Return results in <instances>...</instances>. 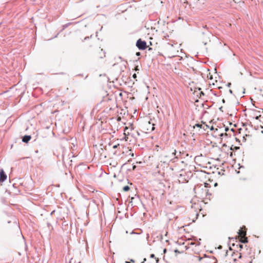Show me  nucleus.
<instances>
[{
    "label": "nucleus",
    "mask_w": 263,
    "mask_h": 263,
    "mask_svg": "<svg viewBox=\"0 0 263 263\" xmlns=\"http://www.w3.org/2000/svg\"><path fill=\"white\" fill-rule=\"evenodd\" d=\"M196 163L202 168H204V172H208V174H213L216 175H224V170L216 167L215 166L212 165L210 162H206V160L205 158H201L199 157H195Z\"/></svg>",
    "instance_id": "1"
},
{
    "label": "nucleus",
    "mask_w": 263,
    "mask_h": 263,
    "mask_svg": "<svg viewBox=\"0 0 263 263\" xmlns=\"http://www.w3.org/2000/svg\"><path fill=\"white\" fill-rule=\"evenodd\" d=\"M239 237H240V241L241 242L246 243L248 241V238L246 236V228L245 227H243L238 232Z\"/></svg>",
    "instance_id": "2"
},
{
    "label": "nucleus",
    "mask_w": 263,
    "mask_h": 263,
    "mask_svg": "<svg viewBox=\"0 0 263 263\" xmlns=\"http://www.w3.org/2000/svg\"><path fill=\"white\" fill-rule=\"evenodd\" d=\"M198 216V213L197 211L193 209V206H192V209L190 211L189 213V219L192 221L195 222L197 219Z\"/></svg>",
    "instance_id": "3"
},
{
    "label": "nucleus",
    "mask_w": 263,
    "mask_h": 263,
    "mask_svg": "<svg viewBox=\"0 0 263 263\" xmlns=\"http://www.w3.org/2000/svg\"><path fill=\"white\" fill-rule=\"evenodd\" d=\"M136 46L140 50H144L146 48V43L145 41H142L141 39H139L137 43Z\"/></svg>",
    "instance_id": "4"
},
{
    "label": "nucleus",
    "mask_w": 263,
    "mask_h": 263,
    "mask_svg": "<svg viewBox=\"0 0 263 263\" xmlns=\"http://www.w3.org/2000/svg\"><path fill=\"white\" fill-rule=\"evenodd\" d=\"M209 182H204V187H211L212 186H216L217 185L216 182H214L213 180H211L210 178H209Z\"/></svg>",
    "instance_id": "5"
},
{
    "label": "nucleus",
    "mask_w": 263,
    "mask_h": 263,
    "mask_svg": "<svg viewBox=\"0 0 263 263\" xmlns=\"http://www.w3.org/2000/svg\"><path fill=\"white\" fill-rule=\"evenodd\" d=\"M198 127H199L200 128H202L203 129H204V130H206L208 128H210V129L211 130H213L214 129V127L213 126H211V127H210L209 125H208L206 124H205V123H203V124H196V125Z\"/></svg>",
    "instance_id": "6"
},
{
    "label": "nucleus",
    "mask_w": 263,
    "mask_h": 263,
    "mask_svg": "<svg viewBox=\"0 0 263 263\" xmlns=\"http://www.w3.org/2000/svg\"><path fill=\"white\" fill-rule=\"evenodd\" d=\"M7 179V175L5 174L3 170H0V181L3 182Z\"/></svg>",
    "instance_id": "7"
},
{
    "label": "nucleus",
    "mask_w": 263,
    "mask_h": 263,
    "mask_svg": "<svg viewBox=\"0 0 263 263\" xmlns=\"http://www.w3.org/2000/svg\"><path fill=\"white\" fill-rule=\"evenodd\" d=\"M129 128L127 127H125L124 128V139L126 141L128 140V135H129V132L128 131Z\"/></svg>",
    "instance_id": "8"
},
{
    "label": "nucleus",
    "mask_w": 263,
    "mask_h": 263,
    "mask_svg": "<svg viewBox=\"0 0 263 263\" xmlns=\"http://www.w3.org/2000/svg\"><path fill=\"white\" fill-rule=\"evenodd\" d=\"M207 78H208V79H209V80H210V81H209V84H210V85L212 84V85H214L215 84H214V81L217 82V81H216V80L214 81V80H213L212 76L210 73H209V74H208V76H207Z\"/></svg>",
    "instance_id": "9"
},
{
    "label": "nucleus",
    "mask_w": 263,
    "mask_h": 263,
    "mask_svg": "<svg viewBox=\"0 0 263 263\" xmlns=\"http://www.w3.org/2000/svg\"><path fill=\"white\" fill-rule=\"evenodd\" d=\"M226 148H227L228 153L227 155H229L231 158L233 157V149L232 147H227V146L225 147Z\"/></svg>",
    "instance_id": "10"
},
{
    "label": "nucleus",
    "mask_w": 263,
    "mask_h": 263,
    "mask_svg": "<svg viewBox=\"0 0 263 263\" xmlns=\"http://www.w3.org/2000/svg\"><path fill=\"white\" fill-rule=\"evenodd\" d=\"M31 139V136H25L23 138V141L24 142H25V143H27Z\"/></svg>",
    "instance_id": "11"
},
{
    "label": "nucleus",
    "mask_w": 263,
    "mask_h": 263,
    "mask_svg": "<svg viewBox=\"0 0 263 263\" xmlns=\"http://www.w3.org/2000/svg\"><path fill=\"white\" fill-rule=\"evenodd\" d=\"M123 190L124 191H125V192H127L128 191H129V187L127 185L126 186H125L123 188Z\"/></svg>",
    "instance_id": "12"
},
{
    "label": "nucleus",
    "mask_w": 263,
    "mask_h": 263,
    "mask_svg": "<svg viewBox=\"0 0 263 263\" xmlns=\"http://www.w3.org/2000/svg\"><path fill=\"white\" fill-rule=\"evenodd\" d=\"M136 71H138L139 70V67H138V66H136L134 69Z\"/></svg>",
    "instance_id": "13"
},
{
    "label": "nucleus",
    "mask_w": 263,
    "mask_h": 263,
    "mask_svg": "<svg viewBox=\"0 0 263 263\" xmlns=\"http://www.w3.org/2000/svg\"><path fill=\"white\" fill-rule=\"evenodd\" d=\"M133 78L135 79H136L137 78V75L136 73H134L133 75ZM137 81V80H136Z\"/></svg>",
    "instance_id": "14"
},
{
    "label": "nucleus",
    "mask_w": 263,
    "mask_h": 263,
    "mask_svg": "<svg viewBox=\"0 0 263 263\" xmlns=\"http://www.w3.org/2000/svg\"><path fill=\"white\" fill-rule=\"evenodd\" d=\"M176 151L175 149H174V150H173V153H172V154H173L174 156H175V155H176Z\"/></svg>",
    "instance_id": "15"
},
{
    "label": "nucleus",
    "mask_w": 263,
    "mask_h": 263,
    "mask_svg": "<svg viewBox=\"0 0 263 263\" xmlns=\"http://www.w3.org/2000/svg\"><path fill=\"white\" fill-rule=\"evenodd\" d=\"M118 146H119V144H117V145H115L113 146V148H117Z\"/></svg>",
    "instance_id": "16"
},
{
    "label": "nucleus",
    "mask_w": 263,
    "mask_h": 263,
    "mask_svg": "<svg viewBox=\"0 0 263 263\" xmlns=\"http://www.w3.org/2000/svg\"><path fill=\"white\" fill-rule=\"evenodd\" d=\"M130 262H131L132 263H135V260H134L133 259H130Z\"/></svg>",
    "instance_id": "17"
},
{
    "label": "nucleus",
    "mask_w": 263,
    "mask_h": 263,
    "mask_svg": "<svg viewBox=\"0 0 263 263\" xmlns=\"http://www.w3.org/2000/svg\"><path fill=\"white\" fill-rule=\"evenodd\" d=\"M239 248H240V249H242V248L243 246H242V245H239Z\"/></svg>",
    "instance_id": "18"
},
{
    "label": "nucleus",
    "mask_w": 263,
    "mask_h": 263,
    "mask_svg": "<svg viewBox=\"0 0 263 263\" xmlns=\"http://www.w3.org/2000/svg\"><path fill=\"white\" fill-rule=\"evenodd\" d=\"M146 260V258H144L143 261H142L141 263H144V262Z\"/></svg>",
    "instance_id": "19"
},
{
    "label": "nucleus",
    "mask_w": 263,
    "mask_h": 263,
    "mask_svg": "<svg viewBox=\"0 0 263 263\" xmlns=\"http://www.w3.org/2000/svg\"><path fill=\"white\" fill-rule=\"evenodd\" d=\"M155 257V255L154 254H152L151 255V257L153 258V257Z\"/></svg>",
    "instance_id": "20"
},
{
    "label": "nucleus",
    "mask_w": 263,
    "mask_h": 263,
    "mask_svg": "<svg viewBox=\"0 0 263 263\" xmlns=\"http://www.w3.org/2000/svg\"><path fill=\"white\" fill-rule=\"evenodd\" d=\"M140 54V52H137V53H136V55H139Z\"/></svg>",
    "instance_id": "21"
},
{
    "label": "nucleus",
    "mask_w": 263,
    "mask_h": 263,
    "mask_svg": "<svg viewBox=\"0 0 263 263\" xmlns=\"http://www.w3.org/2000/svg\"><path fill=\"white\" fill-rule=\"evenodd\" d=\"M219 135H220V136H223V133H220V134H219Z\"/></svg>",
    "instance_id": "22"
},
{
    "label": "nucleus",
    "mask_w": 263,
    "mask_h": 263,
    "mask_svg": "<svg viewBox=\"0 0 263 263\" xmlns=\"http://www.w3.org/2000/svg\"><path fill=\"white\" fill-rule=\"evenodd\" d=\"M243 139H244L245 141H246V140H247V138H246L245 137H244V136H243Z\"/></svg>",
    "instance_id": "23"
},
{
    "label": "nucleus",
    "mask_w": 263,
    "mask_h": 263,
    "mask_svg": "<svg viewBox=\"0 0 263 263\" xmlns=\"http://www.w3.org/2000/svg\"><path fill=\"white\" fill-rule=\"evenodd\" d=\"M126 263H132V262L130 261H126Z\"/></svg>",
    "instance_id": "24"
},
{
    "label": "nucleus",
    "mask_w": 263,
    "mask_h": 263,
    "mask_svg": "<svg viewBox=\"0 0 263 263\" xmlns=\"http://www.w3.org/2000/svg\"><path fill=\"white\" fill-rule=\"evenodd\" d=\"M246 137H249V135L248 136L247 135H246Z\"/></svg>",
    "instance_id": "25"
},
{
    "label": "nucleus",
    "mask_w": 263,
    "mask_h": 263,
    "mask_svg": "<svg viewBox=\"0 0 263 263\" xmlns=\"http://www.w3.org/2000/svg\"><path fill=\"white\" fill-rule=\"evenodd\" d=\"M225 130H226V131L228 130V128H226V129H225Z\"/></svg>",
    "instance_id": "26"
},
{
    "label": "nucleus",
    "mask_w": 263,
    "mask_h": 263,
    "mask_svg": "<svg viewBox=\"0 0 263 263\" xmlns=\"http://www.w3.org/2000/svg\"><path fill=\"white\" fill-rule=\"evenodd\" d=\"M235 148H236V149H238V148H239V147H235Z\"/></svg>",
    "instance_id": "27"
},
{
    "label": "nucleus",
    "mask_w": 263,
    "mask_h": 263,
    "mask_svg": "<svg viewBox=\"0 0 263 263\" xmlns=\"http://www.w3.org/2000/svg\"><path fill=\"white\" fill-rule=\"evenodd\" d=\"M135 167H136V166H134L133 169H135Z\"/></svg>",
    "instance_id": "28"
},
{
    "label": "nucleus",
    "mask_w": 263,
    "mask_h": 263,
    "mask_svg": "<svg viewBox=\"0 0 263 263\" xmlns=\"http://www.w3.org/2000/svg\"><path fill=\"white\" fill-rule=\"evenodd\" d=\"M154 128H154V127H153V128H152V130H154Z\"/></svg>",
    "instance_id": "29"
},
{
    "label": "nucleus",
    "mask_w": 263,
    "mask_h": 263,
    "mask_svg": "<svg viewBox=\"0 0 263 263\" xmlns=\"http://www.w3.org/2000/svg\"><path fill=\"white\" fill-rule=\"evenodd\" d=\"M201 94H202V95H203V92H202V91H201Z\"/></svg>",
    "instance_id": "30"
}]
</instances>
